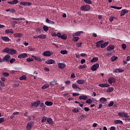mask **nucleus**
<instances>
[{
  "label": "nucleus",
  "mask_w": 130,
  "mask_h": 130,
  "mask_svg": "<svg viewBox=\"0 0 130 130\" xmlns=\"http://www.w3.org/2000/svg\"><path fill=\"white\" fill-rule=\"evenodd\" d=\"M2 52H6V53L9 54H16V53H17V50H12L8 47H6L3 49Z\"/></svg>",
  "instance_id": "obj_1"
},
{
  "label": "nucleus",
  "mask_w": 130,
  "mask_h": 130,
  "mask_svg": "<svg viewBox=\"0 0 130 130\" xmlns=\"http://www.w3.org/2000/svg\"><path fill=\"white\" fill-rule=\"evenodd\" d=\"M33 126H34V122L31 121L26 125V129L27 130H31Z\"/></svg>",
  "instance_id": "obj_2"
},
{
  "label": "nucleus",
  "mask_w": 130,
  "mask_h": 130,
  "mask_svg": "<svg viewBox=\"0 0 130 130\" xmlns=\"http://www.w3.org/2000/svg\"><path fill=\"white\" fill-rule=\"evenodd\" d=\"M90 9H91V7L89 5H83L81 7V9L82 11H89Z\"/></svg>",
  "instance_id": "obj_3"
},
{
  "label": "nucleus",
  "mask_w": 130,
  "mask_h": 130,
  "mask_svg": "<svg viewBox=\"0 0 130 130\" xmlns=\"http://www.w3.org/2000/svg\"><path fill=\"white\" fill-rule=\"evenodd\" d=\"M20 5L21 6H23V7H29V6H32V3L30 2H20Z\"/></svg>",
  "instance_id": "obj_4"
},
{
  "label": "nucleus",
  "mask_w": 130,
  "mask_h": 130,
  "mask_svg": "<svg viewBox=\"0 0 130 130\" xmlns=\"http://www.w3.org/2000/svg\"><path fill=\"white\" fill-rule=\"evenodd\" d=\"M98 68H99V63H95V64H94L91 67V71L95 72V71H97V69H98Z\"/></svg>",
  "instance_id": "obj_5"
},
{
  "label": "nucleus",
  "mask_w": 130,
  "mask_h": 130,
  "mask_svg": "<svg viewBox=\"0 0 130 130\" xmlns=\"http://www.w3.org/2000/svg\"><path fill=\"white\" fill-rule=\"evenodd\" d=\"M31 57L32 58H34V59H35V60H37V61H39V62H41L43 60H44V59H41V57H39V56H36L35 55H32Z\"/></svg>",
  "instance_id": "obj_6"
},
{
  "label": "nucleus",
  "mask_w": 130,
  "mask_h": 130,
  "mask_svg": "<svg viewBox=\"0 0 130 130\" xmlns=\"http://www.w3.org/2000/svg\"><path fill=\"white\" fill-rule=\"evenodd\" d=\"M39 105H40V101H38L37 102H35L34 103H32L31 104V107H38Z\"/></svg>",
  "instance_id": "obj_7"
},
{
  "label": "nucleus",
  "mask_w": 130,
  "mask_h": 130,
  "mask_svg": "<svg viewBox=\"0 0 130 130\" xmlns=\"http://www.w3.org/2000/svg\"><path fill=\"white\" fill-rule=\"evenodd\" d=\"M45 63H46V64H53V63H55V61L53 59H48L47 60L45 61Z\"/></svg>",
  "instance_id": "obj_8"
},
{
  "label": "nucleus",
  "mask_w": 130,
  "mask_h": 130,
  "mask_svg": "<svg viewBox=\"0 0 130 130\" xmlns=\"http://www.w3.org/2000/svg\"><path fill=\"white\" fill-rule=\"evenodd\" d=\"M52 53L50 51H46L43 53L44 56H51Z\"/></svg>",
  "instance_id": "obj_9"
},
{
  "label": "nucleus",
  "mask_w": 130,
  "mask_h": 130,
  "mask_svg": "<svg viewBox=\"0 0 130 130\" xmlns=\"http://www.w3.org/2000/svg\"><path fill=\"white\" fill-rule=\"evenodd\" d=\"M108 81L109 84H112V83H115L116 82V79L115 78L111 77L108 79Z\"/></svg>",
  "instance_id": "obj_10"
},
{
  "label": "nucleus",
  "mask_w": 130,
  "mask_h": 130,
  "mask_svg": "<svg viewBox=\"0 0 130 130\" xmlns=\"http://www.w3.org/2000/svg\"><path fill=\"white\" fill-rule=\"evenodd\" d=\"M58 84V83H57V80H54L50 82V86H51V87H53V86H55Z\"/></svg>",
  "instance_id": "obj_11"
},
{
  "label": "nucleus",
  "mask_w": 130,
  "mask_h": 130,
  "mask_svg": "<svg viewBox=\"0 0 130 130\" xmlns=\"http://www.w3.org/2000/svg\"><path fill=\"white\" fill-rule=\"evenodd\" d=\"M127 13H128V10L126 9H123L121 12L120 15L121 17H122L123 16H124L125 14H127Z\"/></svg>",
  "instance_id": "obj_12"
},
{
  "label": "nucleus",
  "mask_w": 130,
  "mask_h": 130,
  "mask_svg": "<svg viewBox=\"0 0 130 130\" xmlns=\"http://www.w3.org/2000/svg\"><path fill=\"white\" fill-rule=\"evenodd\" d=\"M72 88L74 90H77V91H81V88L79 87L78 85L76 84H72Z\"/></svg>",
  "instance_id": "obj_13"
},
{
  "label": "nucleus",
  "mask_w": 130,
  "mask_h": 130,
  "mask_svg": "<svg viewBox=\"0 0 130 130\" xmlns=\"http://www.w3.org/2000/svg\"><path fill=\"white\" fill-rule=\"evenodd\" d=\"M84 33V31H77V32H75L73 34V37H75L76 36H80L81 34H83Z\"/></svg>",
  "instance_id": "obj_14"
},
{
  "label": "nucleus",
  "mask_w": 130,
  "mask_h": 130,
  "mask_svg": "<svg viewBox=\"0 0 130 130\" xmlns=\"http://www.w3.org/2000/svg\"><path fill=\"white\" fill-rule=\"evenodd\" d=\"M100 102L102 103V104H106V102H107V100L105 98H101L100 99Z\"/></svg>",
  "instance_id": "obj_15"
},
{
  "label": "nucleus",
  "mask_w": 130,
  "mask_h": 130,
  "mask_svg": "<svg viewBox=\"0 0 130 130\" xmlns=\"http://www.w3.org/2000/svg\"><path fill=\"white\" fill-rule=\"evenodd\" d=\"M114 45H110L108 46L107 48V51H111V50H113L114 49Z\"/></svg>",
  "instance_id": "obj_16"
},
{
  "label": "nucleus",
  "mask_w": 130,
  "mask_h": 130,
  "mask_svg": "<svg viewBox=\"0 0 130 130\" xmlns=\"http://www.w3.org/2000/svg\"><path fill=\"white\" fill-rule=\"evenodd\" d=\"M27 56V54L26 53H22L18 55V58H20V59H22V58H25Z\"/></svg>",
  "instance_id": "obj_17"
},
{
  "label": "nucleus",
  "mask_w": 130,
  "mask_h": 130,
  "mask_svg": "<svg viewBox=\"0 0 130 130\" xmlns=\"http://www.w3.org/2000/svg\"><path fill=\"white\" fill-rule=\"evenodd\" d=\"M13 36L14 37H16V38H21V37H23V34H22L21 33L14 34Z\"/></svg>",
  "instance_id": "obj_18"
},
{
  "label": "nucleus",
  "mask_w": 130,
  "mask_h": 130,
  "mask_svg": "<svg viewBox=\"0 0 130 130\" xmlns=\"http://www.w3.org/2000/svg\"><path fill=\"white\" fill-rule=\"evenodd\" d=\"M123 72H124V70L117 68L113 71V73H123Z\"/></svg>",
  "instance_id": "obj_19"
},
{
  "label": "nucleus",
  "mask_w": 130,
  "mask_h": 130,
  "mask_svg": "<svg viewBox=\"0 0 130 130\" xmlns=\"http://www.w3.org/2000/svg\"><path fill=\"white\" fill-rule=\"evenodd\" d=\"M7 3L8 4H10V5H17V4L19 3V1L13 0L12 1L8 2Z\"/></svg>",
  "instance_id": "obj_20"
},
{
  "label": "nucleus",
  "mask_w": 130,
  "mask_h": 130,
  "mask_svg": "<svg viewBox=\"0 0 130 130\" xmlns=\"http://www.w3.org/2000/svg\"><path fill=\"white\" fill-rule=\"evenodd\" d=\"M10 57H11V56H10V55L9 54H7L3 57V60L4 61H9V59H10Z\"/></svg>",
  "instance_id": "obj_21"
},
{
  "label": "nucleus",
  "mask_w": 130,
  "mask_h": 130,
  "mask_svg": "<svg viewBox=\"0 0 130 130\" xmlns=\"http://www.w3.org/2000/svg\"><path fill=\"white\" fill-rule=\"evenodd\" d=\"M58 67L59 69H61L62 70V69H64L66 68V64L63 63H59L58 64Z\"/></svg>",
  "instance_id": "obj_22"
},
{
  "label": "nucleus",
  "mask_w": 130,
  "mask_h": 130,
  "mask_svg": "<svg viewBox=\"0 0 130 130\" xmlns=\"http://www.w3.org/2000/svg\"><path fill=\"white\" fill-rule=\"evenodd\" d=\"M99 87H101L102 88H108L109 87V84L107 83L105 84H100L99 85Z\"/></svg>",
  "instance_id": "obj_23"
},
{
  "label": "nucleus",
  "mask_w": 130,
  "mask_h": 130,
  "mask_svg": "<svg viewBox=\"0 0 130 130\" xmlns=\"http://www.w3.org/2000/svg\"><path fill=\"white\" fill-rule=\"evenodd\" d=\"M80 100H87L88 99V96L87 95H80L79 97Z\"/></svg>",
  "instance_id": "obj_24"
},
{
  "label": "nucleus",
  "mask_w": 130,
  "mask_h": 130,
  "mask_svg": "<svg viewBox=\"0 0 130 130\" xmlns=\"http://www.w3.org/2000/svg\"><path fill=\"white\" fill-rule=\"evenodd\" d=\"M47 122L49 123V124H53V120L51 118H47Z\"/></svg>",
  "instance_id": "obj_25"
},
{
  "label": "nucleus",
  "mask_w": 130,
  "mask_h": 130,
  "mask_svg": "<svg viewBox=\"0 0 130 130\" xmlns=\"http://www.w3.org/2000/svg\"><path fill=\"white\" fill-rule=\"evenodd\" d=\"M114 124H122L123 122L120 120H116L114 122Z\"/></svg>",
  "instance_id": "obj_26"
},
{
  "label": "nucleus",
  "mask_w": 130,
  "mask_h": 130,
  "mask_svg": "<svg viewBox=\"0 0 130 130\" xmlns=\"http://www.w3.org/2000/svg\"><path fill=\"white\" fill-rule=\"evenodd\" d=\"M104 42V41H99L96 43V47H99L101 45H102V44Z\"/></svg>",
  "instance_id": "obj_27"
},
{
  "label": "nucleus",
  "mask_w": 130,
  "mask_h": 130,
  "mask_svg": "<svg viewBox=\"0 0 130 130\" xmlns=\"http://www.w3.org/2000/svg\"><path fill=\"white\" fill-rule=\"evenodd\" d=\"M108 44H109V42H105L101 45V48H105V47L107 46Z\"/></svg>",
  "instance_id": "obj_28"
},
{
  "label": "nucleus",
  "mask_w": 130,
  "mask_h": 130,
  "mask_svg": "<svg viewBox=\"0 0 130 130\" xmlns=\"http://www.w3.org/2000/svg\"><path fill=\"white\" fill-rule=\"evenodd\" d=\"M77 83H78V84H80V85H83V84L85 83V80L83 79H79L77 80Z\"/></svg>",
  "instance_id": "obj_29"
},
{
  "label": "nucleus",
  "mask_w": 130,
  "mask_h": 130,
  "mask_svg": "<svg viewBox=\"0 0 130 130\" xmlns=\"http://www.w3.org/2000/svg\"><path fill=\"white\" fill-rule=\"evenodd\" d=\"M2 39L6 42H9L10 41V38L8 37H2Z\"/></svg>",
  "instance_id": "obj_30"
},
{
  "label": "nucleus",
  "mask_w": 130,
  "mask_h": 130,
  "mask_svg": "<svg viewBox=\"0 0 130 130\" xmlns=\"http://www.w3.org/2000/svg\"><path fill=\"white\" fill-rule=\"evenodd\" d=\"M50 85L49 84H48V83L44 85L42 87V90H44V89H47V88H49V87Z\"/></svg>",
  "instance_id": "obj_31"
},
{
  "label": "nucleus",
  "mask_w": 130,
  "mask_h": 130,
  "mask_svg": "<svg viewBox=\"0 0 130 130\" xmlns=\"http://www.w3.org/2000/svg\"><path fill=\"white\" fill-rule=\"evenodd\" d=\"M45 104L47 106H52V105H53V103L52 102L46 101L45 102Z\"/></svg>",
  "instance_id": "obj_32"
},
{
  "label": "nucleus",
  "mask_w": 130,
  "mask_h": 130,
  "mask_svg": "<svg viewBox=\"0 0 130 130\" xmlns=\"http://www.w3.org/2000/svg\"><path fill=\"white\" fill-rule=\"evenodd\" d=\"M96 61H98V57H93L92 60H91L90 62H96Z\"/></svg>",
  "instance_id": "obj_33"
},
{
  "label": "nucleus",
  "mask_w": 130,
  "mask_h": 130,
  "mask_svg": "<svg viewBox=\"0 0 130 130\" xmlns=\"http://www.w3.org/2000/svg\"><path fill=\"white\" fill-rule=\"evenodd\" d=\"M39 38H40V39H46V35H40L39 36Z\"/></svg>",
  "instance_id": "obj_34"
},
{
  "label": "nucleus",
  "mask_w": 130,
  "mask_h": 130,
  "mask_svg": "<svg viewBox=\"0 0 130 130\" xmlns=\"http://www.w3.org/2000/svg\"><path fill=\"white\" fill-rule=\"evenodd\" d=\"M79 39H80V38H79V37H74L72 39V41L74 42H77V41H78Z\"/></svg>",
  "instance_id": "obj_35"
},
{
  "label": "nucleus",
  "mask_w": 130,
  "mask_h": 130,
  "mask_svg": "<svg viewBox=\"0 0 130 130\" xmlns=\"http://www.w3.org/2000/svg\"><path fill=\"white\" fill-rule=\"evenodd\" d=\"M40 104V106L42 108V110H45V108H46V106L44 105V103H42Z\"/></svg>",
  "instance_id": "obj_36"
},
{
  "label": "nucleus",
  "mask_w": 130,
  "mask_h": 130,
  "mask_svg": "<svg viewBox=\"0 0 130 130\" xmlns=\"http://www.w3.org/2000/svg\"><path fill=\"white\" fill-rule=\"evenodd\" d=\"M113 90H114V88H113V87H109L107 90V93H110V92H112Z\"/></svg>",
  "instance_id": "obj_37"
},
{
  "label": "nucleus",
  "mask_w": 130,
  "mask_h": 130,
  "mask_svg": "<svg viewBox=\"0 0 130 130\" xmlns=\"http://www.w3.org/2000/svg\"><path fill=\"white\" fill-rule=\"evenodd\" d=\"M92 102L93 101H92V100L90 99H87L86 101V103H87V104H92Z\"/></svg>",
  "instance_id": "obj_38"
},
{
  "label": "nucleus",
  "mask_w": 130,
  "mask_h": 130,
  "mask_svg": "<svg viewBox=\"0 0 130 130\" xmlns=\"http://www.w3.org/2000/svg\"><path fill=\"white\" fill-rule=\"evenodd\" d=\"M26 79H27V78L26 77V75H23L22 76H21L19 78V80L20 81H22V80H26Z\"/></svg>",
  "instance_id": "obj_39"
},
{
  "label": "nucleus",
  "mask_w": 130,
  "mask_h": 130,
  "mask_svg": "<svg viewBox=\"0 0 130 130\" xmlns=\"http://www.w3.org/2000/svg\"><path fill=\"white\" fill-rule=\"evenodd\" d=\"M68 37H67V35H62L61 36V39H63V40H67Z\"/></svg>",
  "instance_id": "obj_40"
},
{
  "label": "nucleus",
  "mask_w": 130,
  "mask_h": 130,
  "mask_svg": "<svg viewBox=\"0 0 130 130\" xmlns=\"http://www.w3.org/2000/svg\"><path fill=\"white\" fill-rule=\"evenodd\" d=\"M111 8L112 9H115L116 10H121L122 9V7H118L116 6H111Z\"/></svg>",
  "instance_id": "obj_41"
},
{
  "label": "nucleus",
  "mask_w": 130,
  "mask_h": 130,
  "mask_svg": "<svg viewBox=\"0 0 130 130\" xmlns=\"http://www.w3.org/2000/svg\"><path fill=\"white\" fill-rule=\"evenodd\" d=\"M43 30L45 31V32H47V31L49 30V28H48L47 26L45 25L43 26Z\"/></svg>",
  "instance_id": "obj_42"
},
{
  "label": "nucleus",
  "mask_w": 130,
  "mask_h": 130,
  "mask_svg": "<svg viewBox=\"0 0 130 130\" xmlns=\"http://www.w3.org/2000/svg\"><path fill=\"white\" fill-rule=\"evenodd\" d=\"M84 2H85L86 4H88V5H92V2H91V0H84Z\"/></svg>",
  "instance_id": "obj_43"
},
{
  "label": "nucleus",
  "mask_w": 130,
  "mask_h": 130,
  "mask_svg": "<svg viewBox=\"0 0 130 130\" xmlns=\"http://www.w3.org/2000/svg\"><path fill=\"white\" fill-rule=\"evenodd\" d=\"M60 53L61 54H68V51L67 50H61Z\"/></svg>",
  "instance_id": "obj_44"
},
{
  "label": "nucleus",
  "mask_w": 130,
  "mask_h": 130,
  "mask_svg": "<svg viewBox=\"0 0 130 130\" xmlns=\"http://www.w3.org/2000/svg\"><path fill=\"white\" fill-rule=\"evenodd\" d=\"M73 112H74V113H78V112H79V109L78 108H74L73 110H72Z\"/></svg>",
  "instance_id": "obj_45"
},
{
  "label": "nucleus",
  "mask_w": 130,
  "mask_h": 130,
  "mask_svg": "<svg viewBox=\"0 0 130 130\" xmlns=\"http://www.w3.org/2000/svg\"><path fill=\"white\" fill-rule=\"evenodd\" d=\"M79 69H85V68H87V65L84 64V65H80L79 66Z\"/></svg>",
  "instance_id": "obj_46"
},
{
  "label": "nucleus",
  "mask_w": 130,
  "mask_h": 130,
  "mask_svg": "<svg viewBox=\"0 0 130 130\" xmlns=\"http://www.w3.org/2000/svg\"><path fill=\"white\" fill-rule=\"evenodd\" d=\"M118 115L119 116H120V117H123L124 115V112H119V113H118Z\"/></svg>",
  "instance_id": "obj_47"
},
{
  "label": "nucleus",
  "mask_w": 130,
  "mask_h": 130,
  "mask_svg": "<svg viewBox=\"0 0 130 130\" xmlns=\"http://www.w3.org/2000/svg\"><path fill=\"white\" fill-rule=\"evenodd\" d=\"M47 120V117L44 116L43 118L42 119L41 122L43 123V122H45Z\"/></svg>",
  "instance_id": "obj_48"
},
{
  "label": "nucleus",
  "mask_w": 130,
  "mask_h": 130,
  "mask_svg": "<svg viewBox=\"0 0 130 130\" xmlns=\"http://www.w3.org/2000/svg\"><path fill=\"white\" fill-rule=\"evenodd\" d=\"M27 48L29 51H34V50H35V48H32L30 46H28Z\"/></svg>",
  "instance_id": "obj_49"
},
{
  "label": "nucleus",
  "mask_w": 130,
  "mask_h": 130,
  "mask_svg": "<svg viewBox=\"0 0 130 130\" xmlns=\"http://www.w3.org/2000/svg\"><path fill=\"white\" fill-rule=\"evenodd\" d=\"M27 61L28 62H31V61H34V59L32 58H28L26 59Z\"/></svg>",
  "instance_id": "obj_50"
},
{
  "label": "nucleus",
  "mask_w": 130,
  "mask_h": 130,
  "mask_svg": "<svg viewBox=\"0 0 130 130\" xmlns=\"http://www.w3.org/2000/svg\"><path fill=\"white\" fill-rule=\"evenodd\" d=\"M3 77H9L10 76V74L7 72H4L3 73Z\"/></svg>",
  "instance_id": "obj_51"
},
{
  "label": "nucleus",
  "mask_w": 130,
  "mask_h": 130,
  "mask_svg": "<svg viewBox=\"0 0 130 130\" xmlns=\"http://www.w3.org/2000/svg\"><path fill=\"white\" fill-rule=\"evenodd\" d=\"M113 104H114V103H113V101H111L110 103L108 104V107H112V106H113Z\"/></svg>",
  "instance_id": "obj_52"
},
{
  "label": "nucleus",
  "mask_w": 130,
  "mask_h": 130,
  "mask_svg": "<svg viewBox=\"0 0 130 130\" xmlns=\"http://www.w3.org/2000/svg\"><path fill=\"white\" fill-rule=\"evenodd\" d=\"M86 117V115H82L79 117L80 120H82V119H84Z\"/></svg>",
  "instance_id": "obj_53"
},
{
  "label": "nucleus",
  "mask_w": 130,
  "mask_h": 130,
  "mask_svg": "<svg viewBox=\"0 0 130 130\" xmlns=\"http://www.w3.org/2000/svg\"><path fill=\"white\" fill-rule=\"evenodd\" d=\"M117 58H118L117 57L114 56V57H112L111 59L112 61H115V60H116Z\"/></svg>",
  "instance_id": "obj_54"
},
{
  "label": "nucleus",
  "mask_w": 130,
  "mask_h": 130,
  "mask_svg": "<svg viewBox=\"0 0 130 130\" xmlns=\"http://www.w3.org/2000/svg\"><path fill=\"white\" fill-rule=\"evenodd\" d=\"M121 46H122V49H123V50H125L126 48V45H125V44H122Z\"/></svg>",
  "instance_id": "obj_55"
},
{
  "label": "nucleus",
  "mask_w": 130,
  "mask_h": 130,
  "mask_svg": "<svg viewBox=\"0 0 130 130\" xmlns=\"http://www.w3.org/2000/svg\"><path fill=\"white\" fill-rule=\"evenodd\" d=\"M123 117H125V118H128V117H129V116H128V115H127V113H124Z\"/></svg>",
  "instance_id": "obj_56"
},
{
  "label": "nucleus",
  "mask_w": 130,
  "mask_h": 130,
  "mask_svg": "<svg viewBox=\"0 0 130 130\" xmlns=\"http://www.w3.org/2000/svg\"><path fill=\"white\" fill-rule=\"evenodd\" d=\"M5 121V118H0V123H3Z\"/></svg>",
  "instance_id": "obj_57"
},
{
  "label": "nucleus",
  "mask_w": 130,
  "mask_h": 130,
  "mask_svg": "<svg viewBox=\"0 0 130 130\" xmlns=\"http://www.w3.org/2000/svg\"><path fill=\"white\" fill-rule=\"evenodd\" d=\"M14 61H16V59L13 58H12L10 60V63H13V62H14Z\"/></svg>",
  "instance_id": "obj_58"
},
{
  "label": "nucleus",
  "mask_w": 130,
  "mask_h": 130,
  "mask_svg": "<svg viewBox=\"0 0 130 130\" xmlns=\"http://www.w3.org/2000/svg\"><path fill=\"white\" fill-rule=\"evenodd\" d=\"M1 80L2 82H6V78L4 76L1 77Z\"/></svg>",
  "instance_id": "obj_59"
},
{
  "label": "nucleus",
  "mask_w": 130,
  "mask_h": 130,
  "mask_svg": "<svg viewBox=\"0 0 130 130\" xmlns=\"http://www.w3.org/2000/svg\"><path fill=\"white\" fill-rule=\"evenodd\" d=\"M84 62H86V60L85 59H82L80 61V63H81V64H84Z\"/></svg>",
  "instance_id": "obj_60"
},
{
  "label": "nucleus",
  "mask_w": 130,
  "mask_h": 130,
  "mask_svg": "<svg viewBox=\"0 0 130 130\" xmlns=\"http://www.w3.org/2000/svg\"><path fill=\"white\" fill-rule=\"evenodd\" d=\"M0 84L2 86V87H5V83L4 82L0 80Z\"/></svg>",
  "instance_id": "obj_61"
},
{
  "label": "nucleus",
  "mask_w": 130,
  "mask_h": 130,
  "mask_svg": "<svg viewBox=\"0 0 130 130\" xmlns=\"http://www.w3.org/2000/svg\"><path fill=\"white\" fill-rule=\"evenodd\" d=\"M12 29H7L5 32L6 33H7V34H9V33H11V31Z\"/></svg>",
  "instance_id": "obj_62"
},
{
  "label": "nucleus",
  "mask_w": 130,
  "mask_h": 130,
  "mask_svg": "<svg viewBox=\"0 0 130 130\" xmlns=\"http://www.w3.org/2000/svg\"><path fill=\"white\" fill-rule=\"evenodd\" d=\"M77 47H81L82 46V43L77 44Z\"/></svg>",
  "instance_id": "obj_63"
},
{
  "label": "nucleus",
  "mask_w": 130,
  "mask_h": 130,
  "mask_svg": "<svg viewBox=\"0 0 130 130\" xmlns=\"http://www.w3.org/2000/svg\"><path fill=\"white\" fill-rule=\"evenodd\" d=\"M116 128L115 126H111L110 128V130H115Z\"/></svg>",
  "instance_id": "obj_64"
}]
</instances>
